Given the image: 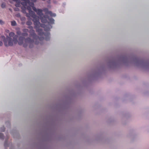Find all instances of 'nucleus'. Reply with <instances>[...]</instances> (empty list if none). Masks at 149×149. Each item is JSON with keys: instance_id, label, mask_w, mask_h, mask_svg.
<instances>
[{"instance_id": "obj_1", "label": "nucleus", "mask_w": 149, "mask_h": 149, "mask_svg": "<svg viewBox=\"0 0 149 149\" xmlns=\"http://www.w3.org/2000/svg\"><path fill=\"white\" fill-rule=\"evenodd\" d=\"M28 4L30 6L27 7L29 13L26 14V16L29 17H31L33 18V21L35 25L34 28L38 34L42 36L43 34V33L41 28H44L45 31H48L52 28L51 24H54V19L49 17L47 15H49L52 17H55L56 14L52 13L51 11H48L47 8H45L43 10L45 12L46 15H44L42 13L43 10L34 7V4L33 3H29Z\"/></svg>"}, {"instance_id": "obj_2", "label": "nucleus", "mask_w": 149, "mask_h": 149, "mask_svg": "<svg viewBox=\"0 0 149 149\" xmlns=\"http://www.w3.org/2000/svg\"><path fill=\"white\" fill-rule=\"evenodd\" d=\"M28 28L30 29L29 32L30 34V36L32 37L33 40H31L30 38H28L26 39L22 36H20L18 39V43L19 45H23L24 47H26L28 45H29V47L32 48L35 43L38 44L40 43L42 44V42L44 40V38L41 36L39 37L36 34L35 31L33 29V27L31 26H29ZM18 36L15 35L13 37V41L15 44H16L18 42Z\"/></svg>"}, {"instance_id": "obj_3", "label": "nucleus", "mask_w": 149, "mask_h": 149, "mask_svg": "<svg viewBox=\"0 0 149 149\" xmlns=\"http://www.w3.org/2000/svg\"><path fill=\"white\" fill-rule=\"evenodd\" d=\"M3 38L4 39L3 42L6 46H11L13 45L14 43L11 38L8 36H6V38L4 36H3Z\"/></svg>"}, {"instance_id": "obj_4", "label": "nucleus", "mask_w": 149, "mask_h": 149, "mask_svg": "<svg viewBox=\"0 0 149 149\" xmlns=\"http://www.w3.org/2000/svg\"><path fill=\"white\" fill-rule=\"evenodd\" d=\"M14 1H16V3L15 6L16 7H19L21 6V4H22L24 6H26L29 3V1L27 0H13Z\"/></svg>"}, {"instance_id": "obj_5", "label": "nucleus", "mask_w": 149, "mask_h": 149, "mask_svg": "<svg viewBox=\"0 0 149 149\" xmlns=\"http://www.w3.org/2000/svg\"><path fill=\"white\" fill-rule=\"evenodd\" d=\"M45 40H49L50 38V34L49 33L47 32L44 34Z\"/></svg>"}, {"instance_id": "obj_6", "label": "nucleus", "mask_w": 149, "mask_h": 149, "mask_svg": "<svg viewBox=\"0 0 149 149\" xmlns=\"http://www.w3.org/2000/svg\"><path fill=\"white\" fill-rule=\"evenodd\" d=\"M11 25L12 26H15L17 25V23L15 21H11Z\"/></svg>"}, {"instance_id": "obj_7", "label": "nucleus", "mask_w": 149, "mask_h": 149, "mask_svg": "<svg viewBox=\"0 0 149 149\" xmlns=\"http://www.w3.org/2000/svg\"><path fill=\"white\" fill-rule=\"evenodd\" d=\"M9 146V144L8 143V142L6 139L4 143V146L5 147H6Z\"/></svg>"}, {"instance_id": "obj_8", "label": "nucleus", "mask_w": 149, "mask_h": 149, "mask_svg": "<svg viewBox=\"0 0 149 149\" xmlns=\"http://www.w3.org/2000/svg\"><path fill=\"white\" fill-rule=\"evenodd\" d=\"M9 35L10 37H14L15 36V33L12 32L10 33Z\"/></svg>"}, {"instance_id": "obj_9", "label": "nucleus", "mask_w": 149, "mask_h": 149, "mask_svg": "<svg viewBox=\"0 0 149 149\" xmlns=\"http://www.w3.org/2000/svg\"><path fill=\"white\" fill-rule=\"evenodd\" d=\"M21 35L24 36H27L28 35V34L27 33L23 32L21 34Z\"/></svg>"}, {"instance_id": "obj_10", "label": "nucleus", "mask_w": 149, "mask_h": 149, "mask_svg": "<svg viewBox=\"0 0 149 149\" xmlns=\"http://www.w3.org/2000/svg\"><path fill=\"white\" fill-rule=\"evenodd\" d=\"M32 24L31 22L30 21H28L26 23V24L29 26H30Z\"/></svg>"}, {"instance_id": "obj_11", "label": "nucleus", "mask_w": 149, "mask_h": 149, "mask_svg": "<svg viewBox=\"0 0 149 149\" xmlns=\"http://www.w3.org/2000/svg\"><path fill=\"white\" fill-rule=\"evenodd\" d=\"M5 130V127L4 126H3L0 128V130L1 132L4 131Z\"/></svg>"}, {"instance_id": "obj_12", "label": "nucleus", "mask_w": 149, "mask_h": 149, "mask_svg": "<svg viewBox=\"0 0 149 149\" xmlns=\"http://www.w3.org/2000/svg\"><path fill=\"white\" fill-rule=\"evenodd\" d=\"M4 139V136L3 134L0 133V139Z\"/></svg>"}, {"instance_id": "obj_13", "label": "nucleus", "mask_w": 149, "mask_h": 149, "mask_svg": "<svg viewBox=\"0 0 149 149\" xmlns=\"http://www.w3.org/2000/svg\"><path fill=\"white\" fill-rule=\"evenodd\" d=\"M22 31L24 32L27 33V32L29 31V30L27 29H24L22 30Z\"/></svg>"}, {"instance_id": "obj_14", "label": "nucleus", "mask_w": 149, "mask_h": 149, "mask_svg": "<svg viewBox=\"0 0 149 149\" xmlns=\"http://www.w3.org/2000/svg\"><path fill=\"white\" fill-rule=\"evenodd\" d=\"M17 34L18 35H21L22 33H21V32L20 31H17Z\"/></svg>"}, {"instance_id": "obj_15", "label": "nucleus", "mask_w": 149, "mask_h": 149, "mask_svg": "<svg viewBox=\"0 0 149 149\" xmlns=\"http://www.w3.org/2000/svg\"><path fill=\"white\" fill-rule=\"evenodd\" d=\"M4 22L3 20H0V24H1L3 25V24H4Z\"/></svg>"}, {"instance_id": "obj_16", "label": "nucleus", "mask_w": 149, "mask_h": 149, "mask_svg": "<svg viewBox=\"0 0 149 149\" xmlns=\"http://www.w3.org/2000/svg\"><path fill=\"white\" fill-rule=\"evenodd\" d=\"M1 7L3 8L5 7V5L4 3H2L1 5Z\"/></svg>"}, {"instance_id": "obj_17", "label": "nucleus", "mask_w": 149, "mask_h": 149, "mask_svg": "<svg viewBox=\"0 0 149 149\" xmlns=\"http://www.w3.org/2000/svg\"><path fill=\"white\" fill-rule=\"evenodd\" d=\"M16 16L17 17H19L20 16V15L19 13H17L16 14Z\"/></svg>"}, {"instance_id": "obj_18", "label": "nucleus", "mask_w": 149, "mask_h": 149, "mask_svg": "<svg viewBox=\"0 0 149 149\" xmlns=\"http://www.w3.org/2000/svg\"><path fill=\"white\" fill-rule=\"evenodd\" d=\"M2 45H3L2 42L1 41H0V46H1Z\"/></svg>"}, {"instance_id": "obj_19", "label": "nucleus", "mask_w": 149, "mask_h": 149, "mask_svg": "<svg viewBox=\"0 0 149 149\" xmlns=\"http://www.w3.org/2000/svg\"><path fill=\"white\" fill-rule=\"evenodd\" d=\"M7 123L8 124V125H10V123H9V122H8L7 123H6V124H7Z\"/></svg>"}, {"instance_id": "obj_20", "label": "nucleus", "mask_w": 149, "mask_h": 149, "mask_svg": "<svg viewBox=\"0 0 149 149\" xmlns=\"http://www.w3.org/2000/svg\"><path fill=\"white\" fill-rule=\"evenodd\" d=\"M25 19V18L23 17V18H22L21 19V20H24Z\"/></svg>"}, {"instance_id": "obj_21", "label": "nucleus", "mask_w": 149, "mask_h": 149, "mask_svg": "<svg viewBox=\"0 0 149 149\" xmlns=\"http://www.w3.org/2000/svg\"><path fill=\"white\" fill-rule=\"evenodd\" d=\"M15 10L16 11H17V10H18V9L17 8V9H16Z\"/></svg>"}]
</instances>
